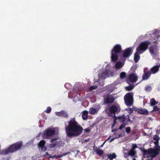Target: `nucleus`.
<instances>
[{"mask_svg": "<svg viewBox=\"0 0 160 160\" xmlns=\"http://www.w3.org/2000/svg\"><path fill=\"white\" fill-rule=\"evenodd\" d=\"M67 136L69 138L79 136L82 133L83 128L79 125L75 118L71 119L68 122V125L65 127Z\"/></svg>", "mask_w": 160, "mask_h": 160, "instance_id": "f257e3e1", "label": "nucleus"}, {"mask_svg": "<svg viewBox=\"0 0 160 160\" xmlns=\"http://www.w3.org/2000/svg\"><path fill=\"white\" fill-rule=\"evenodd\" d=\"M22 146V142H18L10 145L9 147L1 152L2 154L6 155L9 153H13L20 149Z\"/></svg>", "mask_w": 160, "mask_h": 160, "instance_id": "f03ea898", "label": "nucleus"}, {"mask_svg": "<svg viewBox=\"0 0 160 160\" xmlns=\"http://www.w3.org/2000/svg\"><path fill=\"white\" fill-rule=\"evenodd\" d=\"M142 152L143 155L147 158L151 157L153 158L156 157L159 153L160 152V146L156 145L154 148L149 149L147 150L143 149Z\"/></svg>", "mask_w": 160, "mask_h": 160, "instance_id": "7ed1b4c3", "label": "nucleus"}, {"mask_svg": "<svg viewBox=\"0 0 160 160\" xmlns=\"http://www.w3.org/2000/svg\"><path fill=\"white\" fill-rule=\"evenodd\" d=\"M122 50L121 46L119 44H117L113 47L111 51V60L113 62L117 61L118 58V54Z\"/></svg>", "mask_w": 160, "mask_h": 160, "instance_id": "20e7f679", "label": "nucleus"}, {"mask_svg": "<svg viewBox=\"0 0 160 160\" xmlns=\"http://www.w3.org/2000/svg\"><path fill=\"white\" fill-rule=\"evenodd\" d=\"M133 94L132 92L127 93L124 96V100L125 104L128 106H130L133 104Z\"/></svg>", "mask_w": 160, "mask_h": 160, "instance_id": "39448f33", "label": "nucleus"}, {"mask_svg": "<svg viewBox=\"0 0 160 160\" xmlns=\"http://www.w3.org/2000/svg\"><path fill=\"white\" fill-rule=\"evenodd\" d=\"M151 42L146 41L141 42L137 48V52H139L140 54H142L148 48V46Z\"/></svg>", "mask_w": 160, "mask_h": 160, "instance_id": "423d86ee", "label": "nucleus"}, {"mask_svg": "<svg viewBox=\"0 0 160 160\" xmlns=\"http://www.w3.org/2000/svg\"><path fill=\"white\" fill-rule=\"evenodd\" d=\"M55 130L52 129H48L44 131L42 134V136L44 139H49L55 133Z\"/></svg>", "mask_w": 160, "mask_h": 160, "instance_id": "0eeeda50", "label": "nucleus"}, {"mask_svg": "<svg viewBox=\"0 0 160 160\" xmlns=\"http://www.w3.org/2000/svg\"><path fill=\"white\" fill-rule=\"evenodd\" d=\"M104 102L105 104H109L113 103L114 100V97L111 94H108L105 95L104 97Z\"/></svg>", "mask_w": 160, "mask_h": 160, "instance_id": "6e6552de", "label": "nucleus"}, {"mask_svg": "<svg viewBox=\"0 0 160 160\" xmlns=\"http://www.w3.org/2000/svg\"><path fill=\"white\" fill-rule=\"evenodd\" d=\"M109 112L111 114H113L114 116L115 117V113H118L120 111V108L119 106L113 105L109 107Z\"/></svg>", "mask_w": 160, "mask_h": 160, "instance_id": "1a4fd4ad", "label": "nucleus"}, {"mask_svg": "<svg viewBox=\"0 0 160 160\" xmlns=\"http://www.w3.org/2000/svg\"><path fill=\"white\" fill-rule=\"evenodd\" d=\"M138 79V76L136 74L132 73L129 74L127 79L128 83L129 82H136Z\"/></svg>", "mask_w": 160, "mask_h": 160, "instance_id": "9d476101", "label": "nucleus"}, {"mask_svg": "<svg viewBox=\"0 0 160 160\" xmlns=\"http://www.w3.org/2000/svg\"><path fill=\"white\" fill-rule=\"evenodd\" d=\"M133 50L132 47H129L125 49L123 52L122 56L125 58L129 57L132 53Z\"/></svg>", "mask_w": 160, "mask_h": 160, "instance_id": "9b49d317", "label": "nucleus"}, {"mask_svg": "<svg viewBox=\"0 0 160 160\" xmlns=\"http://www.w3.org/2000/svg\"><path fill=\"white\" fill-rule=\"evenodd\" d=\"M45 141L42 140L38 144V147L41 148L42 151L45 152L47 150V147L45 146Z\"/></svg>", "mask_w": 160, "mask_h": 160, "instance_id": "f8f14e48", "label": "nucleus"}, {"mask_svg": "<svg viewBox=\"0 0 160 160\" xmlns=\"http://www.w3.org/2000/svg\"><path fill=\"white\" fill-rule=\"evenodd\" d=\"M134 110L137 111L138 113L143 115H148L149 113L148 111L145 109H140L137 108H134Z\"/></svg>", "mask_w": 160, "mask_h": 160, "instance_id": "ddd939ff", "label": "nucleus"}, {"mask_svg": "<svg viewBox=\"0 0 160 160\" xmlns=\"http://www.w3.org/2000/svg\"><path fill=\"white\" fill-rule=\"evenodd\" d=\"M160 66L159 65H156L153 66L150 70L149 72L151 74H155L158 72L159 71V68Z\"/></svg>", "mask_w": 160, "mask_h": 160, "instance_id": "4468645a", "label": "nucleus"}, {"mask_svg": "<svg viewBox=\"0 0 160 160\" xmlns=\"http://www.w3.org/2000/svg\"><path fill=\"white\" fill-rule=\"evenodd\" d=\"M56 115L58 116H61L66 118H68V114L64 110H62L59 112H56Z\"/></svg>", "mask_w": 160, "mask_h": 160, "instance_id": "2eb2a0df", "label": "nucleus"}, {"mask_svg": "<svg viewBox=\"0 0 160 160\" xmlns=\"http://www.w3.org/2000/svg\"><path fill=\"white\" fill-rule=\"evenodd\" d=\"M151 74L149 71H144V73L142 76V80H145L148 79L150 76Z\"/></svg>", "mask_w": 160, "mask_h": 160, "instance_id": "dca6fc26", "label": "nucleus"}, {"mask_svg": "<svg viewBox=\"0 0 160 160\" xmlns=\"http://www.w3.org/2000/svg\"><path fill=\"white\" fill-rule=\"evenodd\" d=\"M137 147V145L135 144L134 146L133 147L129 152L128 154L130 156H134L136 153V151H135V148Z\"/></svg>", "mask_w": 160, "mask_h": 160, "instance_id": "f3484780", "label": "nucleus"}, {"mask_svg": "<svg viewBox=\"0 0 160 160\" xmlns=\"http://www.w3.org/2000/svg\"><path fill=\"white\" fill-rule=\"evenodd\" d=\"M140 54L139 52H137V50H136V52L134 54V60L135 62L137 63L138 62L140 58V56L139 54Z\"/></svg>", "mask_w": 160, "mask_h": 160, "instance_id": "a211bd4d", "label": "nucleus"}, {"mask_svg": "<svg viewBox=\"0 0 160 160\" xmlns=\"http://www.w3.org/2000/svg\"><path fill=\"white\" fill-rule=\"evenodd\" d=\"M117 119H118V120L122 123H125L127 120V118L125 117L124 115H122L121 116L116 117Z\"/></svg>", "mask_w": 160, "mask_h": 160, "instance_id": "6ab92c4d", "label": "nucleus"}, {"mask_svg": "<svg viewBox=\"0 0 160 160\" xmlns=\"http://www.w3.org/2000/svg\"><path fill=\"white\" fill-rule=\"evenodd\" d=\"M82 118L83 120H86L88 118V112L87 111H84L82 114Z\"/></svg>", "mask_w": 160, "mask_h": 160, "instance_id": "aec40b11", "label": "nucleus"}, {"mask_svg": "<svg viewBox=\"0 0 160 160\" xmlns=\"http://www.w3.org/2000/svg\"><path fill=\"white\" fill-rule=\"evenodd\" d=\"M111 71L108 70H106L105 71L102 72V75L106 77H109L110 74L111 73Z\"/></svg>", "mask_w": 160, "mask_h": 160, "instance_id": "412c9836", "label": "nucleus"}, {"mask_svg": "<svg viewBox=\"0 0 160 160\" xmlns=\"http://www.w3.org/2000/svg\"><path fill=\"white\" fill-rule=\"evenodd\" d=\"M108 158H109L110 160H112L113 158H115L116 157V154L115 153H113L112 154H108Z\"/></svg>", "mask_w": 160, "mask_h": 160, "instance_id": "4be33fe9", "label": "nucleus"}, {"mask_svg": "<svg viewBox=\"0 0 160 160\" xmlns=\"http://www.w3.org/2000/svg\"><path fill=\"white\" fill-rule=\"evenodd\" d=\"M89 113L91 114H94L97 112V110L95 108H91L89 109Z\"/></svg>", "mask_w": 160, "mask_h": 160, "instance_id": "5701e85b", "label": "nucleus"}, {"mask_svg": "<svg viewBox=\"0 0 160 160\" xmlns=\"http://www.w3.org/2000/svg\"><path fill=\"white\" fill-rule=\"evenodd\" d=\"M150 103L151 106H153L156 104L158 103V102L155 101L153 98H152L150 100Z\"/></svg>", "mask_w": 160, "mask_h": 160, "instance_id": "b1692460", "label": "nucleus"}, {"mask_svg": "<svg viewBox=\"0 0 160 160\" xmlns=\"http://www.w3.org/2000/svg\"><path fill=\"white\" fill-rule=\"evenodd\" d=\"M95 151L96 153L99 156H102L104 153L103 151L100 149H98Z\"/></svg>", "mask_w": 160, "mask_h": 160, "instance_id": "393cba45", "label": "nucleus"}, {"mask_svg": "<svg viewBox=\"0 0 160 160\" xmlns=\"http://www.w3.org/2000/svg\"><path fill=\"white\" fill-rule=\"evenodd\" d=\"M120 78L122 79H124L126 77V74L124 72H122L120 74Z\"/></svg>", "mask_w": 160, "mask_h": 160, "instance_id": "a878e982", "label": "nucleus"}, {"mask_svg": "<svg viewBox=\"0 0 160 160\" xmlns=\"http://www.w3.org/2000/svg\"><path fill=\"white\" fill-rule=\"evenodd\" d=\"M134 87L132 85H131L129 86L125 87L126 90L128 91H130L132 90Z\"/></svg>", "mask_w": 160, "mask_h": 160, "instance_id": "bb28decb", "label": "nucleus"}, {"mask_svg": "<svg viewBox=\"0 0 160 160\" xmlns=\"http://www.w3.org/2000/svg\"><path fill=\"white\" fill-rule=\"evenodd\" d=\"M121 67V63L120 62H118L116 63L115 65V68H120Z\"/></svg>", "mask_w": 160, "mask_h": 160, "instance_id": "cd10ccee", "label": "nucleus"}, {"mask_svg": "<svg viewBox=\"0 0 160 160\" xmlns=\"http://www.w3.org/2000/svg\"><path fill=\"white\" fill-rule=\"evenodd\" d=\"M117 118H116V116L114 117L113 123L112 126V128H113V127H114L115 126V125H116V124L117 122Z\"/></svg>", "mask_w": 160, "mask_h": 160, "instance_id": "c85d7f7f", "label": "nucleus"}, {"mask_svg": "<svg viewBox=\"0 0 160 160\" xmlns=\"http://www.w3.org/2000/svg\"><path fill=\"white\" fill-rule=\"evenodd\" d=\"M51 111V108L50 107H48L47 109L45 111L47 113H49Z\"/></svg>", "mask_w": 160, "mask_h": 160, "instance_id": "c756f323", "label": "nucleus"}, {"mask_svg": "<svg viewBox=\"0 0 160 160\" xmlns=\"http://www.w3.org/2000/svg\"><path fill=\"white\" fill-rule=\"evenodd\" d=\"M126 125V123H122L118 129H120V130L122 129L123 128L125 127V126Z\"/></svg>", "mask_w": 160, "mask_h": 160, "instance_id": "7c9ffc66", "label": "nucleus"}, {"mask_svg": "<svg viewBox=\"0 0 160 160\" xmlns=\"http://www.w3.org/2000/svg\"><path fill=\"white\" fill-rule=\"evenodd\" d=\"M57 145V143H50L49 145V147L50 148H54Z\"/></svg>", "mask_w": 160, "mask_h": 160, "instance_id": "2f4dec72", "label": "nucleus"}, {"mask_svg": "<svg viewBox=\"0 0 160 160\" xmlns=\"http://www.w3.org/2000/svg\"><path fill=\"white\" fill-rule=\"evenodd\" d=\"M152 90V88L150 86H147L145 87V90L150 91Z\"/></svg>", "mask_w": 160, "mask_h": 160, "instance_id": "473e14b6", "label": "nucleus"}, {"mask_svg": "<svg viewBox=\"0 0 160 160\" xmlns=\"http://www.w3.org/2000/svg\"><path fill=\"white\" fill-rule=\"evenodd\" d=\"M97 86H90L89 90L90 91H91L93 90H95L97 89Z\"/></svg>", "mask_w": 160, "mask_h": 160, "instance_id": "72a5a7b5", "label": "nucleus"}, {"mask_svg": "<svg viewBox=\"0 0 160 160\" xmlns=\"http://www.w3.org/2000/svg\"><path fill=\"white\" fill-rule=\"evenodd\" d=\"M122 136L121 134H119L117 135V136H116V137L115 138H113L111 139L110 141V142H112V141H113L116 138H120V137H121Z\"/></svg>", "mask_w": 160, "mask_h": 160, "instance_id": "f704fd0d", "label": "nucleus"}, {"mask_svg": "<svg viewBox=\"0 0 160 160\" xmlns=\"http://www.w3.org/2000/svg\"><path fill=\"white\" fill-rule=\"evenodd\" d=\"M58 139H59V138H58V137H56V138H52V139H51L50 140V142H52L54 141H56L57 140H58Z\"/></svg>", "mask_w": 160, "mask_h": 160, "instance_id": "c9c22d12", "label": "nucleus"}, {"mask_svg": "<svg viewBox=\"0 0 160 160\" xmlns=\"http://www.w3.org/2000/svg\"><path fill=\"white\" fill-rule=\"evenodd\" d=\"M159 110V108L157 107V106H154L153 111H158Z\"/></svg>", "mask_w": 160, "mask_h": 160, "instance_id": "e433bc0d", "label": "nucleus"}, {"mask_svg": "<svg viewBox=\"0 0 160 160\" xmlns=\"http://www.w3.org/2000/svg\"><path fill=\"white\" fill-rule=\"evenodd\" d=\"M153 139L154 140H155L156 141H158L159 137L158 136H157L156 135H154L153 137Z\"/></svg>", "mask_w": 160, "mask_h": 160, "instance_id": "4c0bfd02", "label": "nucleus"}, {"mask_svg": "<svg viewBox=\"0 0 160 160\" xmlns=\"http://www.w3.org/2000/svg\"><path fill=\"white\" fill-rule=\"evenodd\" d=\"M131 131V128L130 127H128L126 129V131L127 133H129Z\"/></svg>", "mask_w": 160, "mask_h": 160, "instance_id": "58836bf2", "label": "nucleus"}, {"mask_svg": "<svg viewBox=\"0 0 160 160\" xmlns=\"http://www.w3.org/2000/svg\"><path fill=\"white\" fill-rule=\"evenodd\" d=\"M127 110H128V112L130 114H131L133 112V110H132V109L131 108H128Z\"/></svg>", "mask_w": 160, "mask_h": 160, "instance_id": "ea45409f", "label": "nucleus"}, {"mask_svg": "<svg viewBox=\"0 0 160 160\" xmlns=\"http://www.w3.org/2000/svg\"><path fill=\"white\" fill-rule=\"evenodd\" d=\"M84 131H85V132L86 133H88L89 132L91 131V129L88 128H87L84 129Z\"/></svg>", "mask_w": 160, "mask_h": 160, "instance_id": "a19ab883", "label": "nucleus"}, {"mask_svg": "<svg viewBox=\"0 0 160 160\" xmlns=\"http://www.w3.org/2000/svg\"><path fill=\"white\" fill-rule=\"evenodd\" d=\"M127 116L128 117V118H127V120H126V122H132L131 121L130 119L129 118V115H128Z\"/></svg>", "mask_w": 160, "mask_h": 160, "instance_id": "79ce46f5", "label": "nucleus"}, {"mask_svg": "<svg viewBox=\"0 0 160 160\" xmlns=\"http://www.w3.org/2000/svg\"><path fill=\"white\" fill-rule=\"evenodd\" d=\"M102 158L103 159H105L106 160H107L108 158V155H104L102 156Z\"/></svg>", "mask_w": 160, "mask_h": 160, "instance_id": "37998d69", "label": "nucleus"}, {"mask_svg": "<svg viewBox=\"0 0 160 160\" xmlns=\"http://www.w3.org/2000/svg\"><path fill=\"white\" fill-rule=\"evenodd\" d=\"M67 153H66L65 154H63V155L58 156H55L54 157H57V158H61V157H62V156H65V155H66L67 154Z\"/></svg>", "mask_w": 160, "mask_h": 160, "instance_id": "c03bdc74", "label": "nucleus"}, {"mask_svg": "<svg viewBox=\"0 0 160 160\" xmlns=\"http://www.w3.org/2000/svg\"><path fill=\"white\" fill-rule=\"evenodd\" d=\"M154 143L156 145H158V141H156L154 142Z\"/></svg>", "mask_w": 160, "mask_h": 160, "instance_id": "a18cd8bd", "label": "nucleus"}, {"mask_svg": "<svg viewBox=\"0 0 160 160\" xmlns=\"http://www.w3.org/2000/svg\"><path fill=\"white\" fill-rule=\"evenodd\" d=\"M117 129H114V130H112V132H114L115 131H117Z\"/></svg>", "mask_w": 160, "mask_h": 160, "instance_id": "49530a36", "label": "nucleus"}, {"mask_svg": "<svg viewBox=\"0 0 160 160\" xmlns=\"http://www.w3.org/2000/svg\"><path fill=\"white\" fill-rule=\"evenodd\" d=\"M105 143V142H104L103 143V144H102L101 145V147H102V146H103V145Z\"/></svg>", "mask_w": 160, "mask_h": 160, "instance_id": "de8ad7c7", "label": "nucleus"}, {"mask_svg": "<svg viewBox=\"0 0 160 160\" xmlns=\"http://www.w3.org/2000/svg\"><path fill=\"white\" fill-rule=\"evenodd\" d=\"M147 160H149V159H147Z\"/></svg>", "mask_w": 160, "mask_h": 160, "instance_id": "09e8293b", "label": "nucleus"}, {"mask_svg": "<svg viewBox=\"0 0 160 160\" xmlns=\"http://www.w3.org/2000/svg\"><path fill=\"white\" fill-rule=\"evenodd\" d=\"M135 160V159H134V160Z\"/></svg>", "mask_w": 160, "mask_h": 160, "instance_id": "8fccbe9b", "label": "nucleus"}, {"mask_svg": "<svg viewBox=\"0 0 160 160\" xmlns=\"http://www.w3.org/2000/svg\"><path fill=\"white\" fill-rule=\"evenodd\" d=\"M135 160V159H134V160Z\"/></svg>", "mask_w": 160, "mask_h": 160, "instance_id": "3c124183", "label": "nucleus"}]
</instances>
